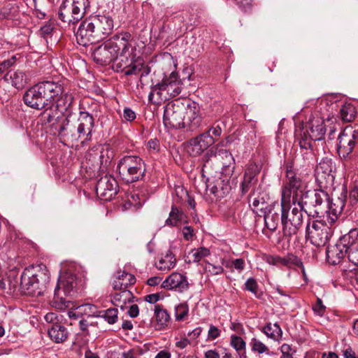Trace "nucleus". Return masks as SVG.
Returning a JSON list of instances; mask_svg holds the SVG:
<instances>
[{"instance_id": "obj_1", "label": "nucleus", "mask_w": 358, "mask_h": 358, "mask_svg": "<svg viewBox=\"0 0 358 358\" xmlns=\"http://www.w3.org/2000/svg\"><path fill=\"white\" fill-rule=\"evenodd\" d=\"M52 127L55 129L54 134L64 145L73 147L80 141L82 145H85L92 141L94 118L88 112L80 111L76 120L69 116L62 117L52 124Z\"/></svg>"}, {"instance_id": "obj_2", "label": "nucleus", "mask_w": 358, "mask_h": 358, "mask_svg": "<svg viewBox=\"0 0 358 358\" xmlns=\"http://www.w3.org/2000/svg\"><path fill=\"white\" fill-rule=\"evenodd\" d=\"M50 273L44 264L29 266L21 274L19 280L16 277L12 278L10 274L7 278L8 289L15 292L19 287L20 291L29 296L41 295L50 282Z\"/></svg>"}, {"instance_id": "obj_3", "label": "nucleus", "mask_w": 358, "mask_h": 358, "mask_svg": "<svg viewBox=\"0 0 358 358\" xmlns=\"http://www.w3.org/2000/svg\"><path fill=\"white\" fill-rule=\"evenodd\" d=\"M114 22L109 15H94L83 20L76 34L79 45L87 46L108 37L113 31Z\"/></svg>"}, {"instance_id": "obj_4", "label": "nucleus", "mask_w": 358, "mask_h": 358, "mask_svg": "<svg viewBox=\"0 0 358 358\" xmlns=\"http://www.w3.org/2000/svg\"><path fill=\"white\" fill-rule=\"evenodd\" d=\"M324 120V116L319 117L316 113L311 114L307 122H302L296 129L295 138L301 150H306L303 155H313V141L324 138L326 132Z\"/></svg>"}, {"instance_id": "obj_5", "label": "nucleus", "mask_w": 358, "mask_h": 358, "mask_svg": "<svg viewBox=\"0 0 358 358\" xmlns=\"http://www.w3.org/2000/svg\"><path fill=\"white\" fill-rule=\"evenodd\" d=\"M81 280H78L76 275L70 272L63 273L59 278L55 289L52 303L54 306L60 310L69 307L71 301L64 296H74L81 288Z\"/></svg>"}, {"instance_id": "obj_6", "label": "nucleus", "mask_w": 358, "mask_h": 358, "mask_svg": "<svg viewBox=\"0 0 358 358\" xmlns=\"http://www.w3.org/2000/svg\"><path fill=\"white\" fill-rule=\"evenodd\" d=\"M285 179L283 181L281 192V201L291 202L296 205L299 201L300 196L303 193L304 188L301 176L294 169V164L292 160H287L285 163Z\"/></svg>"}, {"instance_id": "obj_7", "label": "nucleus", "mask_w": 358, "mask_h": 358, "mask_svg": "<svg viewBox=\"0 0 358 358\" xmlns=\"http://www.w3.org/2000/svg\"><path fill=\"white\" fill-rule=\"evenodd\" d=\"M119 175L125 183L129 184L141 180L146 172V164L137 155H126L117 164Z\"/></svg>"}, {"instance_id": "obj_8", "label": "nucleus", "mask_w": 358, "mask_h": 358, "mask_svg": "<svg viewBox=\"0 0 358 358\" xmlns=\"http://www.w3.org/2000/svg\"><path fill=\"white\" fill-rule=\"evenodd\" d=\"M329 199L328 192L324 189H310L303 192L296 204L306 213L319 215L324 212L325 203Z\"/></svg>"}, {"instance_id": "obj_9", "label": "nucleus", "mask_w": 358, "mask_h": 358, "mask_svg": "<svg viewBox=\"0 0 358 358\" xmlns=\"http://www.w3.org/2000/svg\"><path fill=\"white\" fill-rule=\"evenodd\" d=\"M290 202L281 201V224L283 236L288 238L296 235L301 227L303 220V210L299 208L294 207L289 213Z\"/></svg>"}, {"instance_id": "obj_10", "label": "nucleus", "mask_w": 358, "mask_h": 358, "mask_svg": "<svg viewBox=\"0 0 358 358\" xmlns=\"http://www.w3.org/2000/svg\"><path fill=\"white\" fill-rule=\"evenodd\" d=\"M136 46L126 53L117 55L113 62V69L117 72H124L126 76L138 74L143 68V59L137 57Z\"/></svg>"}, {"instance_id": "obj_11", "label": "nucleus", "mask_w": 358, "mask_h": 358, "mask_svg": "<svg viewBox=\"0 0 358 358\" xmlns=\"http://www.w3.org/2000/svg\"><path fill=\"white\" fill-rule=\"evenodd\" d=\"M334 233L333 229L320 220H309L306 227V237L315 247H324Z\"/></svg>"}, {"instance_id": "obj_12", "label": "nucleus", "mask_w": 358, "mask_h": 358, "mask_svg": "<svg viewBox=\"0 0 358 358\" xmlns=\"http://www.w3.org/2000/svg\"><path fill=\"white\" fill-rule=\"evenodd\" d=\"M115 156L109 145L101 146L99 150H92L86 155V163L90 169L100 173H106Z\"/></svg>"}, {"instance_id": "obj_13", "label": "nucleus", "mask_w": 358, "mask_h": 358, "mask_svg": "<svg viewBox=\"0 0 358 358\" xmlns=\"http://www.w3.org/2000/svg\"><path fill=\"white\" fill-rule=\"evenodd\" d=\"M185 110V101L176 99L167 103L163 115L164 126L170 129L183 128Z\"/></svg>"}, {"instance_id": "obj_14", "label": "nucleus", "mask_w": 358, "mask_h": 358, "mask_svg": "<svg viewBox=\"0 0 358 358\" xmlns=\"http://www.w3.org/2000/svg\"><path fill=\"white\" fill-rule=\"evenodd\" d=\"M182 90V83L177 72H172L168 76H164L160 83H157L151 87V92L148 95L149 101H152L154 94L161 95L162 92L166 91L171 97H176L179 95Z\"/></svg>"}, {"instance_id": "obj_15", "label": "nucleus", "mask_w": 358, "mask_h": 358, "mask_svg": "<svg viewBox=\"0 0 358 358\" xmlns=\"http://www.w3.org/2000/svg\"><path fill=\"white\" fill-rule=\"evenodd\" d=\"M40 101L43 109H50L55 105L56 97L62 94L63 85L55 81L45 80L36 84Z\"/></svg>"}, {"instance_id": "obj_16", "label": "nucleus", "mask_w": 358, "mask_h": 358, "mask_svg": "<svg viewBox=\"0 0 358 358\" xmlns=\"http://www.w3.org/2000/svg\"><path fill=\"white\" fill-rule=\"evenodd\" d=\"M185 104L183 128L188 131H194L201 126L204 117L198 103L187 99L185 100Z\"/></svg>"}, {"instance_id": "obj_17", "label": "nucleus", "mask_w": 358, "mask_h": 358, "mask_svg": "<svg viewBox=\"0 0 358 358\" xmlns=\"http://www.w3.org/2000/svg\"><path fill=\"white\" fill-rule=\"evenodd\" d=\"M347 189L345 187L342 186L341 192L338 195L336 192L331 193V199L325 203L324 212L328 213V222L330 224L334 223L338 219V215H340L344 209L345 202L347 200Z\"/></svg>"}, {"instance_id": "obj_18", "label": "nucleus", "mask_w": 358, "mask_h": 358, "mask_svg": "<svg viewBox=\"0 0 358 358\" xmlns=\"http://www.w3.org/2000/svg\"><path fill=\"white\" fill-rule=\"evenodd\" d=\"M215 143V138L204 131L197 136L189 139L185 144L187 153L191 157H199Z\"/></svg>"}, {"instance_id": "obj_19", "label": "nucleus", "mask_w": 358, "mask_h": 358, "mask_svg": "<svg viewBox=\"0 0 358 358\" xmlns=\"http://www.w3.org/2000/svg\"><path fill=\"white\" fill-rule=\"evenodd\" d=\"M134 37L129 31H121L113 35L106 41L108 44L109 49L117 57V55L124 54L131 50V48H134V45H132Z\"/></svg>"}, {"instance_id": "obj_20", "label": "nucleus", "mask_w": 358, "mask_h": 358, "mask_svg": "<svg viewBox=\"0 0 358 358\" xmlns=\"http://www.w3.org/2000/svg\"><path fill=\"white\" fill-rule=\"evenodd\" d=\"M118 184L115 178L105 175L96 185V194L103 201H110L117 193Z\"/></svg>"}, {"instance_id": "obj_21", "label": "nucleus", "mask_w": 358, "mask_h": 358, "mask_svg": "<svg viewBox=\"0 0 358 358\" xmlns=\"http://www.w3.org/2000/svg\"><path fill=\"white\" fill-rule=\"evenodd\" d=\"M259 171V166L256 163H251L246 167L243 180L241 183V190L243 194H245L251 190L249 197L252 198L255 196V187L258 182L257 177Z\"/></svg>"}, {"instance_id": "obj_22", "label": "nucleus", "mask_w": 358, "mask_h": 358, "mask_svg": "<svg viewBox=\"0 0 358 358\" xmlns=\"http://www.w3.org/2000/svg\"><path fill=\"white\" fill-rule=\"evenodd\" d=\"M265 225L271 231H274L281 220V203L274 202L264 211Z\"/></svg>"}, {"instance_id": "obj_23", "label": "nucleus", "mask_w": 358, "mask_h": 358, "mask_svg": "<svg viewBox=\"0 0 358 358\" xmlns=\"http://www.w3.org/2000/svg\"><path fill=\"white\" fill-rule=\"evenodd\" d=\"M162 287L183 292L189 289V283L185 275L173 273L162 282Z\"/></svg>"}, {"instance_id": "obj_24", "label": "nucleus", "mask_w": 358, "mask_h": 358, "mask_svg": "<svg viewBox=\"0 0 358 358\" xmlns=\"http://www.w3.org/2000/svg\"><path fill=\"white\" fill-rule=\"evenodd\" d=\"M92 57L94 62L100 65H108L115 58L106 41L94 50Z\"/></svg>"}, {"instance_id": "obj_25", "label": "nucleus", "mask_w": 358, "mask_h": 358, "mask_svg": "<svg viewBox=\"0 0 358 358\" xmlns=\"http://www.w3.org/2000/svg\"><path fill=\"white\" fill-rule=\"evenodd\" d=\"M3 78L6 81L10 82L17 89L23 88L29 81L28 76L21 70L9 71L4 75Z\"/></svg>"}, {"instance_id": "obj_26", "label": "nucleus", "mask_w": 358, "mask_h": 358, "mask_svg": "<svg viewBox=\"0 0 358 358\" xmlns=\"http://www.w3.org/2000/svg\"><path fill=\"white\" fill-rule=\"evenodd\" d=\"M135 282L136 278L134 275L124 271H118L112 285L115 290H127V288Z\"/></svg>"}, {"instance_id": "obj_27", "label": "nucleus", "mask_w": 358, "mask_h": 358, "mask_svg": "<svg viewBox=\"0 0 358 358\" xmlns=\"http://www.w3.org/2000/svg\"><path fill=\"white\" fill-rule=\"evenodd\" d=\"M23 101L26 106L35 110H42V103L36 84L29 88L23 95Z\"/></svg>"}, {"instance_id": "obj_28", "label": "nucleus", "mask_w": 358, "mask_h": 358, "mask_svg": "<svg viewBox=\"0 0 358 358\" xmlns=\"http://www.w3.org/2000/svg\"><path fill=\"white\" fill-rule=\"evenodd\" d=\"M347 254L346 249L338 242L334 245L328 247L326 250L327 261L332 265L341 263Z\"/></svg>"}, {"instance_id": "obj_29", "label": "nucleus", "mask_w": 358, "mask_h": 358, "mask_svg": "<svg viewBox=\"0 0 358 358\" xmlns=\"http://www.w3.org/2000/svg\"><path fill=\"white\" fill-rule=\"evenodd\" d=\"M143 203V200L140 198L138 194L129 192L124 194L119 205L122 210L135 211L142 206Z\"/></svg>"}, {"instance_id": "obj_30", "label": "nucleus", "mask_w": 358, "mask_h": 358, "mask_svg": "<svg viewBox=\"0 0 358 358\" xmlns=\"http://www.w3.org/2000/svg\"><path fill=\"white\" fill-rule=\"evenodd\" d=\"M259 329L268 338L275 342L279 343L282 341L283 331L278 322H268Z\"/></svg>"}, {"instance_id": "obj_31", "label": "nucleus", "mask_w": 358, "mask_h": 358, "mask_svg": "<svg viewBox=\"0 0 358 358\" xmlns=\"http://www.w3.org/2000/svg\"><path fill=\"white\" fill-rule=\"evenodd\" d=\"M48 333L50 339L56 343H63L69 336L67 329L59 322L52 324L48 328Z\"/></svg>"}, {"instance_id": "obj_32", "label": "nucleus", "mask_w": 358, "mask_h": 358, "mask_svg": "<svg viewBox=\"0 0 358 358\" xmlns=\"http://www.w3.org/2000/svg\"><path fill=\"white\" fill-rule=\"evenodd\" d=\"M187 217L182 210L176 206H172L169 217L166 219V225L176 227L179 224L187 222Z\"/></svg>"}, {"instance_id": "obj_33", "label": "nucleus", "mask_w": 358, "mask_h": 358, "mask_svg": "<svg viewBox=\"0 0 358 358\" xmlns=\"http://www.w3.org/2000/svg\"><path fill=\"white\" fill-rule=\"evenodd\" d=\"M73 13L76 23L80 20L87 8L90 6L88 0H73L72 3L69 4Z\"/></svg>"}, {"instance_id": "obj_34", "label": "nucleus", "mask_w": 358, "mask_h": 358, "mask_svg": "<svg viewBox=\"0 0 358 358\" xmlns=\"http://www.w3.org/2000/svg\"><path fill=\"white\" fill-rule=\"evenodd\" d=\"M219 155L224 159V162H222V173L227 176L232 175L235 169V159L232 154L227 150H222L219 151Z\"/></svg>"}, {"instance_id": "obj_35", "label": "nucleus", "mask_w": 358, "mask_h": 358, "mask_svg": "<svg viewBox=\"0 0 358 358\" xmlns=\"http://www.w3.org/2000/svg\"><path fill=\"white\" fill-rule=\"evenodd\" d=\"M134 298L132 293L129 290H121L120 293H116L113 296L112 302L114 306L120 307L124 310L127 308V302L131 303Z\"/></svg>"}, {"instance_id": "obj_36", "label": "nucleus", "mask_w": 358, "mask_h": 358, "mask_svg": "<svg viewBox=\"0 0 358 358\" xmlns=\"http://www.w3.org/2000/svg\"><path fill=\"white\" fill-rule=\"evenodd\" d=\"M154 312L158 329L168 326L171 320V316L167 310L164 309L162 305L156 304Z\"/></svg>"}, {"instance_id": "obj_37", "label": "nucleus", "mask_w": 358, "mask_h": 358, "mask_svg": "<svg viewBox=\"0 0 358 358\" xmlns=\"http://www.w3.org/2000/svg\"><path fill=\"white\" fill-rule=\"evenodd\" d=\"M357 238L358 229L357 228H353L350 229L348 234L342 236L337 242L340 243L342 247H344L347 251H348L350 248H352V246H355L358 244L356 243Z\"/></svg>"}, {"instance_id": "obj_38", "label": "nucleus", "mask_w": 358, "mask_h": 358, "mask_svg": "<svg viewBox=\"0 0 358 358\" xmlns=\"http://www.w3.org/2000/svg\"><path fill=\"white\" fill-rule=\"evenodd\" d=\"M315 180L317 183L320 189H333L334 192H336L334 187L335 176L334 174H315Z\"/></svg>"}, {"instance_id": "obj_39", "label": "nucleus", "mask_w": 358, "mask_h": 358, "mask_svg": "<svg viewBox=\"0 0 358 358\" xmlns=\"http://www.w3.org/2000/svg\"><path fill=\"white\" fill-rule=\"evenodd\" d=\"M55 99V104L56 105V108L62 111H67L71 106L74 98L71 94L64 93L63 90L62 94L56 97Z\"/></svg>"}, {"instance_id": "obj_40", "label": "nucleus", "mask_w": 358, "mask_h": 358, "mask_svg": "<svg viewBox=\"0 0 358 358\" xmlns=\"http://www.w3.org/2000/svg\"><path fill=\"white\" fill-rule=\"evenodd\" d=\"M207 188L210 193L214 194L217 198H222L228 192L229 185L224 183V180L219 178L216 180L214 184L210 183L207 185Z\"/></svg>"}, {"instance_id": "obj_41", "label": "nucleus", "mask_w": 358, "mask_h": 358, "mask_svg": "<svg viewBox=\"0 0 358 358\" xmlns=\"http://www.w3.org/2000/svg\"><path fill=\"white\" fill-rule=\"evenodd\" d=\"M176 263L174 255L169 250L166 255L162 257L158 263H156V267L160 271H169L173 268Z\"/></svg>"}, {"instance_id": "obj_42", "label": "nucleus", "mask_w": 358, "mask_h": 358, "mask_svg": "<svg viewBox=\"0 0 358 358\" xmlns=\"http://www.w3.org/2000/svg\"><path fill=\"white\" fill-rule=\"evenodd\" d=\"M58 17L64 23H66L68 24H76L73 13L68 3L63 2L58 12Z\"/></svg>"}, {"instance_id": "obj_43", "label": "nucleus", "mask_w": 358, "mask_h": 358, "mask_svg": "<svg viewBox=\"0 0 358 358\" xmlns=\"http://www.w3.org/2000/svg\"><path fill=\"white\" fill-rule=\"evenodd\" d=\"M341 118L345 122L352 121L357 114L355 107L351 103L343 104L339 110Z\"/></svg>"}, {"instance_id": "obj_44", "label": "nucleus", "mask_w": 358, "mask_h": 358, "mask_svg": "<svg viewBox=\"0 0 358 358\" xmlns=\"http://www.w3.org/2000/svg\"><path fill=\"white\" fill-rule=\"evenodd\" d=\"M333 161L328 157H324L315 169V174H334Z\"/></svg>"}, {"instance_id": "obj_45", "label": "nucleus", "mask_w": 358, "mask_h": 358, "mask_svg": "<svg viewBox=\"0 0 358 358\" xmlns=\"http://www.w3.org/2000/svg\"><path fill=\"white\" fill-rule=\"evenodd\" d=\"M231 345L236 350L240 358H246V343L243 339L236 335L231 336Z\"/></svg>"}, {"instance_id": "obj_46", "label": "nucleus", "mask_w": 358, "mask_h": 358, "mask_svg": "<svg viewBox=\"0 0 358 358\" xmlns=\"http://www.w3.org/2000/svg\"><path fill=\"white\" fill-rule=\"evenodd\" d=\"M18 15L17 7L13 3H7L0 10V18L13 20Z\"/></svg>"}, {"instance_id": "obj_47", "label": "nucleus", "mask_w": 358, "mask_h": 358, "mask_svg": "<svg viewBox=\"0 0 358 358\" xmlns=\"http://www.w3.org/2000/svg\"><path fill=\"white\" fill-rule=\"evenodd\" d=\"M250 201H252V210H260L264 213V210L268 209L266 204V195L264 193H259L257 196L255 194L254 196L250 198Z\"/></svg>"}, {"instance_id": "obj_48", "label": "nucleus", "mask_w": 358, "mask_h": 358, "mask_svg": "<svg viewBox=\"0 0 358 358\" xmlns=\"http://www.w3.org/2000/svg\"><path fill=\"white\" fill-rule=\"evenodd\" d=\"M210 254V250L208 248L201 247L191 250L187 257L189 258V262L197 263Z\"/></svg>"}, {"instance_id": "obj_49", "label": "nucleus", "mask_w": 358, "mask_h": 358, "mask_svg": "<svg viewBox=\"0 0 358 358\" xmlns=\"http://www.w3.org/2000/svg\"><path fill=\"white\" fill-rule=\"evenodd\" d=\"M280 266H284L288 268H291L294 266L303 267V263L297 256L293 254H288L284 257H280Z\"/></svg>"}, {"instance_id": "obj_50", "label": "nucleus", "mask_w": 358, "mask_h": 358, "mask_svg": "<svg viewBox=\"0 0 358 358\" xmlns=\"http://www.w3.org/2000/svg\"><path fill=\"white\" fill-rule=\"evenodd\" d=\"M118 310L117 308H108L99 311V316L103 317L110 324H113L117 321Z\"/></svg>"}, {"instance_id": "obj_51", "label": "nucleus", "mask_w": 358, "mask_h": 358, "mask_svg": "<svg viewBox=\"0 0 358 358\" xmlns=\"http://www.w3.org/2000/svg\"><path fill=\"white\" fill-rule=\"evenodd\" d=\"M251 346V349L253 352H257L259 354L265 353L268 355H271L270 350L268 346H266L263 342L260 340L253 338L251 339L250 343Z\"/></svg>"}, {"instance_id": "obj_52", "label": "nucleus", "mask_w": 358, "mask_h": 358, "mask_svg": "<svg viewBox=\"0 0 358 358\" xmlns=\"http://www.w3.org/2000/svg\"><path fill=\"white\" fill-rule=\"evenodd\" d=\"M189 313V307L186 303H181L175 308V316L177 321L185 319Z\"/></svg>"}, {"instance_id": "obj_53", "label": "nucleus", "mask_w": 358, "mask_h": 358, "mask_svg": "<svg viewBox=\"0 0 358 358\" xmlns=\"http://www.w3.org/2000/svg\"><path fill=\"white\" fill-rule=\"evenodd\" d=\"M245 289L252 292L257 298L259 299L260 294L257 280L254 278H248L245 282Z\"/></svg>"}, {"instance_id": "obj_54", "label": "nucleus", "mask_w": 358, "mask_h": 358, "mask_svg": "<svg viewBox=\"0 0 358 358\" xmlns=\"http://www.w3.org/2000/svg\"><path fill=\"white\" fill-rule=\"evenodd\" d=\"M108 358H135V352L134 350H129L122 352L111 351L108 353Z\"/></svg>"}, {"instance_id": "obj_55", "label": "nucleus", "mask_w": 358, "mask_h": 358, "mask_svg": "<svg viewBox=\"0 0 358 358\" xmlns=\"http://www.w3.org/2000/svg\"><path fill=\"white\" fill-rule=\"evenodd\" d=\"M17 58L16 56H13L8 59L4 60L0 63V75L3 74L5 72L9 71L8 69L15 65Z\"/></svg>"}, {"instance_id": "obj_56", "label": "nucleus", "mask_w": 358, "mask_h": 358, "mask_svg": "<svg viewBox=\"0 0 358 358\" xmlns=\"http://www.w3.org/2000/svg\"><path fill=\"white\" fill-rule=\"evenodd\" d=\"M206 271L211 275H216L222 274L224 272V268L220 265H214L210 262L206 263Z\"/></svg>"}, {"instance_id": "obj_57", "label": "nucleus", "mask_w": 358, "mask_h": 358, "mask_svg": "<svg viewBox=\"0 0 358 358\" xmlns=\"http://www.w3.org/2000/svg\"><path fill=\"white\" fill-rule=\"evenodd\" d=\"M312 308L315 314L319 316H323L326 312V306L323 304L322 299L318 297L315 303L313 304Z\"/></svg>"}, {"instance_id": "obj_58", "label": "nucleus", "mask_w": 358, "mask_h": 358, "mask_svg": "<svg viewBox=\"0 0 358 358\" xmlns=\"http://www.w3.org/2000/svg\"><path fill=\"white\" fill-rule=\"evenodd\" d=\"M348 257L350 262L355 265H358V244L350 248L348 251Z\"/></svg>"}, {"instance_id": "obj_59", "label": "nucleus", "mask_w": 358, "mask_h": 358, "mask_svg": "<svg viewBox=\"0 0 358 358\" xmlns=\"http://www.w3.org/2000/svg\"><path fill=\"white\" fill-rule=\"evenodd\" d=\"M280 350L283 358H293L292 354L294 352V350L292 345L284 343L280 346Z\"/></svg>"}, {"instance_id": "obj_60", "label": "nucleus", "mask_w": 358, "mask_h": 358, "mask_svg": "<svg viewBox=\"0 0 358 358\" xmlns=\"http://www.w3.org/2000/svg\"><path fill=\"white\" fill-rule=\"evenodd\" d=\"M225 266L229 268L234 267L238 272H241L245 268V261L241 258L236 259L232 261L231 265L229 263H227Z\"/></svg>"}, {"instance_id": "obj_61", "label": "nucleus", "mask_w": 358, "mask_h": 358, "mask_svg": "<svg viewBox=\"0 0 358 358\" xmlns=\"http://www.w3.org/2000/svg\"><path fill=\"white\" fill-rule=\"evenodd\" d=\"M221 331L215 326L210 324L209 330L208 332L207 340L213 341L220 337Z\"/></svg>"}, {"instance_id": "obj_62", "label": "nucleus", "mask_w": 358, "mask_h": 358, "mask_svg": "<svg viewBox=\"0 0 358 358\" xmlns=\"http://www.w3.org/2000/svg\"><path fill=\"white\" fill-rule=\"evenodd\" d=\"M122 117L128 122L134 121L136 117V113L129 107H125L123 110Z\"/></svg>"}, {"instance_id": "obj_63", "label": "nucleus", "mask_w": 358, "mask_h": 358, "mask_svg": "<svg viewBox=\"0 0 358 358\" xmlns=\"http://www.w3.org/2000/svg\"><path fill=\"white\" fill-rule=\"evenodd\" d=\"M216 150L214 148H211L210 149L208 150L206 152L203 156L201 161L203 163V169L206 166V164L210 161L211 157L216 156Z\"/></svg>"}, {"instance_id": "obj_64", "label": "nucleus", "mask_w": 358, "mask_h": 358, "mask_svg": "<svg viewBox=\"0 0 358 358\" xmlns=\"http://www.w3.org/2000/svg\"><path fill=\"white\" fill-rule=\"evenodd\" d=\"M358 201V186L354 185L349 194V202L351 206H354Z\"/></svg>"}]
</instances>
